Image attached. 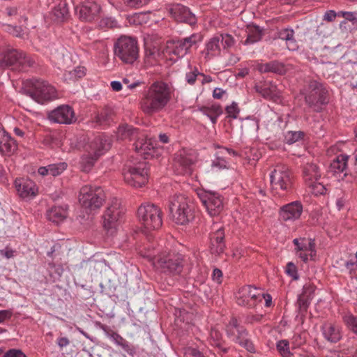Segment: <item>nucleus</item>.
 Here are the masks:
<instances>
[{"label": "nucleus", "mask_w": 357, "mask_h": 357, "mask_svg": "<svg viewBox=\"0 0 357 357\" xmlns=\"http://www.w3.org/2000/svg\"><path fill=\"white\" fill-rule=\"evenodd\" d=\"M17 194L24 199L34 197L38 192L36 183L29 178H17L14 182Z\"/></svg>", "instance_id": "nucleus-24"}, {"label": "nucleus", "mask_w": 357, "mask_h": 357, "mask_svg": "<svg viewBox=\"0 0 357 357\" xmlns=\"http://www.w3.org/2000/svg\"><path fill=\"white\" fill-rule=\"evenodd\" d=\"M276 349L282 357H291L289 342L287 340H280L276 343Z\"/></svg>", "instance_id": "nucleus-44"}, {"label": "nucleus", "mask_w": 357, "mask_h": 357, "mask_svg": "<svg viewBox=\"0 0 357 357\" xmlns=\"http://www.w3.org/2000/svg\"><path fill=\"white\" fill-rule=\"evenodd\" d=\"M304 133L301 131H288L284 135V140L289 144H294L303 139Z\"/></svg>", "instance_id": "nucleus-49"}, {"label": "nucleus", "mask_w": 357, "mask_h": 357, "mask_svg": "<svg viewBox=\"0 0 357 357\" xmlns=\"http://www.w3.org/2000/svg\"><path fill=\"white\" fill-rule=\"evenodd\" d=\"M343 319L347 327L357 334V317L352 314H347Z\"/></svg>", "instance_id": "nucleus-52"}, {"label": "nucleus", "mask_w": 357, "mask_h": 357, "mask_svg": "<svg viewBox=\"0 0 357 357\" xmlns=\"http://www.w3.org/2000/svg\"><path fill=\"white\" fill-rule=\"evenodd\" d=\"M141 132L131 126L123 125L119 127L116 135L118 139L134 140L137 138Z\"/></svg>", "instance_id": "nucleus-36"}, {"label": "nucleus", "mask_w": 357, "mask_h": 357, "mask_svg": "<svg viewBox=\"0 0 357 357\" xmlns=\"http://www.w3.org/2000/svg\"><path fill=\"white\" fill-rule=\"evenodd\" d=\"M123 175L125 182L134 188L144 186L149 179L148 169L144 162L125 167Z\"/></svg>", "instance_id": "nucleus-12"}, {"label": "nucleus", "mask_w": 357, "mask_h": 357, "mask_svg": "<svg viewBox=\"0 0 357 357\" xmlns=\"http://www.w3.org/2000/svg\"><path fill=\"white\" fill-rule=\"evenodd\" d=\"M202 54L206 61H210L221 55V45L219 38L216 35H214L205 43L204 49Z\"/></svg>", "instance_id": "nucleus-29"}, {"label": "nucleus", "mask_w": 357, "mask_h": 357, "mask_svg": "<svg viewBox=\"0 0 357 357\" xmlns=\"http://www.w3.org/2000/svg\"><path fill=\"white\" fill-rule=\"evenodd\" d=\"M285 273L287 275L291 277L294 280H298L299 279V275L298 273V269L294 263L290 261L287 264Z\"/></svg>", "instance_id": "nucleus-53"}, {"label": "nucleus", "mask_w": 357, "mask_h": 357, "mask_svg": "<svg viewBox=\"0 0 357 357\" xmlns=\"http://www.w3.org/2000/svg\"><path fill=\"white\" fill-rule=\"evenodd\" d=\"M302 93L305 96V102L315 111H319L320 106L326 102V90L321 83L315 80L310 81Z\"/></svg>", "instance_id": "nucleus-13"}, {"label": "nucleus", "mask_w": 357, "mask_h": 357, "mask_svg": "<svg viewBox=\"0 0 357 357\" xmlns=\"http://www.w3.org/2000/svg\"><path fill=\"white\" fill-rule=\"evenodd\" d=\"M296 255L304 263L314 261L317 256L314 240L310 238H296L293 240Z\"/></svg>", "instance_id": "nucleus-14"}, {"label": "nucleus", "mask_w": 357, "mask_h": 357, "mask_svg": "<svg viewBox=\"0 0 357 357\" xmlns=\"http://www.w3.org/2000/svg\"><path fill=\"white\" fill-rule=\"evenodd\" d=\"M305 342V340L302 337L301 334H296L292 337V344L295 348L301 346Z\"/></svg>", "instance_id": "nucleus-61"}, {"label": "nucleus", "mask_w": 357, "mask_h": 357, "mask_svg": "<svg viewBox=\"0 0 357 357\" xmlns=\"http://www.w3.org/2000/svg\"><path fill=\"white\" fill-rule=\"evenodd\" d=\"M263 36V30L258 26L252 25L248 27L247 38L243 42L244 45H253L261 40Z\"/></svg>", "instance_id": "nucleus-37"}, {"label": "nucleus", "mask_w": 357, "mask_h": 357, "mask_svg": "<svg viewBox=\"0 0 357 357\" xmlns=\"http://www.w3.org/2000/svg\"><path fill=\"white\" fill-rule=\"evenodd\" d=\"M337 13L334 10H330L326 12L324 15L323 19L327 22H332L335 19Z\"/></svg>", "instance_id": "nucleus-64"}, {"label": "nucleus", "mask_w": 357, "mask_h": 357, "mask_svg": "<svg viewBox=\"0 0 357 357\" xmlns=\"http://www.w3.org/2000/svg\"><path fill=\"white\" fill-rule=\"evenodd\" d=\"M195 161V157L188 151L184 149L178 151L174 158L175 172L177 174H191V167Z\"/></svg>", "instance_id": "nucleus-21"}, {"label": "nucleus", "mask_w": 357, "mask_h": 357, "mask_svg": "<svg viewBox=\"0 0 357 357\" xmlns=\"http://www.w3.org/2000/svg\"><path fill=\"white\" fill-rule=\"evenodd\" d=\"M207 340L211 347L217 348L223 353L227 351V349L225 347L222 333L217 328H211Z\"/></svg>", "instance_id": "nucleus-34"}, {"label": "nucleus", "mask_w": 357, "mask_h": 357, "mask_svg": "<svg viewBox=\"0 0 357 357\" xmlns=\"http://www.w3.org/2000/svg\"><path fill=\"white\" fill-rule=\"evenodd\" d=\"M202 75L197 68H194L185 74V80L189 84H194L197 79V77Z\"/></svg>", "instance_id": "nucleus-56"}, {"label": "nucleus", "mask_w": 357, "mask_h": 357, "mask_svg": "<svg viewBox=\"0 0 357 357\" xmlns=\"http://www.w3.org/2000/svg\"><path fill=\"white\" fill-rule=\"evenodd\" d=\"M170 211L176 224L185 225L194 219V204L184 195H176L170 200Z\"/></svg>", "instance_id": "nucleus-5"}, {"label": "nucleus", "mask_w": 357, "mask_h": 357, "mask_svg": "<svg viewBox=\"0 0 357 357\" xmlns=\"http://www.w3.org/2000/svg\"><path fill=\"white\" fill-rule=\"evenodd\" d=\"M125 209L117 198H112L108 203L102 215V224L107 234L113 235L123 220Z\"/></svg>", "instance_id": "nucleus-4"}, {"label": "nucleus", "mask_w": 357, "mask_h": 357, "mask_svg": "<svg viewBox=\"0 0 357 357\" xmlns=\"http://www.w3.org/2000/svg\"><path fill=\"white\" fill-rule=\"evenodd\" d=\"M3 357H27L20 349H11L7 351Z\"/></svg>", "instance_id": "nucleus-59"}, {"label": "nucleus", "mask_w": 357, "mask_h": 357, "mask_svg": "<svg viewBox=\"0 0 357 357\" xmlns=\"http://www.w3.org/2000/svg\"><path fill=\"white\" fill-rule=\"evenodd\" d=\"M187 357H205L195 348L188 347L185 351Z\"/></svg>", "instance_id": "nucleus-60"}, {"label": "nucleus", "mask_w": 357, "mask_h": 357, "mask_svg": "<svg viewBox=\"0 0 357 357\" xmlns=\"http://www.w3.org/2000/svg\"><path fill=\"white\" fill-rule=\"evenodd\" d=\"M2 63L6 66H13L20 70H24L32 65L31 60L25 54L16 50H8L3 53Z\"/></svg>", "instance_id": "nucleus-18"}, {"label": "nucleus", "mask_w": 357, "mask_h": 357, "mask_svg": "<svg viewBox=\"0 0 357 357\" xmlns=\"http://www.w3.org/2000/svg\"><path fill=\"white\" fill-rule=\"evenodd\" d=\"M303 205L299 201H294L281 206L279 209L280 219L284 222H294L300 218Z\"/></svg>", "instance_id": "nucleus-22"}, {"label": "nucleus", "mask_w": 357, "mask_h": 357, "mask_svg": "<svg viewBox=\"0 0 357 357\" xmlns=\"http://www.w3.org/2000/svg\"><path fill=\"white\" fill-rule=\"evenodd\" d=\"M236 300L238 305L254 307L258 302L261 301V291L258 289L250 286H243L236 293Z\"/></svg>", "instance_id": "nucleus-16"}, {"label": "nucleus", "mask_w": 357, "mask_h": 357, "mask_svg": "<svg viewBox=\"0 0 357 357\" xmlns=\"http://www.w3.org/2000/svg\"><path fill=\"white\" fill-rule=\"evenodd\" d=\"M23 91L26 96L40 104L58 98L55 88L42 79L26 80L24 83Z\"/></svg>", "instance_id": "nucleus-2"}, {"label": "nucleus", "mask_w": 357, "mask_h": 357, "mask_svg": "<svg viewBox=\"0 0 357 357\" xmlns=\"http://www.w3.org/2000/svg\"><path fill=\"white\" fill-rule=\"evenodd\" d=\"M137 216L138 221L146 230H155L162 224V213L160 208L149 202L142 204L138 208Z\"/></svg>", "instance_id": "nucleus-7"}, {"label": "nucleus", "mask_w": 357, "mask_h": 357, "mask_svg": "<svg viewBox=\"0 0 357 357\" xmlns=\"http://www.w3.org/2000/svg\"><path fill=\"white\" fill-rule=\"evenodd\" d=\"M257 69L262 73H274L280 75H283L286 73L285 66L279 61H272L268 63H259Z\"/></svg>", "instance_id": "nucleus-33"}, {"label": "nucleus", "mask_w": 357, "mask_h": 357, "mask_svg": "<svg viewBox=\"0 0 357 357\" xmlns=\"http://www.w3.org/2000/svg\"><path fill=\"white\" fill-rule=\"evenodd\" d=\"M114 55L126 64H133L139 58V47L135 38L122 36L114 47Z\"/></svg>", "instance_id": "nucleus-6"}, {"label": "nucleus", "mask_w": 357, "mask_h": 357, "mask_svg": "<svg viewBox=\"0 0 357 357\" xmlns=\"http://www.w3.org/2000/svg\"><path fill=\"white\" fill-rule=\"evenodd\" d=\"M67 167V163L63 162L49 165L50 175L53 176H59L66 169Z\"/></svg>", "instance_id": "nucleus-51"}, {"label": "nucleus", "mask_w": 357, "mask_h": 357, "mask_svg": "<svg viewBox=\"0 0 357 357\" xmlns=\"http://www.w3.org/2000/svg\"><path fill=\"white\" fill-rule=\"evenodd\" d=\"M305 185L308 188L310 192L316 196L324 195L326 192L325 185L319 181H316Z\"/></svg>", "instance_id": "nucleus-46"}, {"label": "nucleus", "mask_w": 357, "mask_h": 357, "mask_svg": "<svg viewBox=\"0 0 357 357\" xmlns=\"http://www.w3.org/2000/svg\"><path fill=\"white\" fill-rule=\"evenodd\" d=\"M86 75V68L84 66H77L73 69L65 70L63 77L66 82H75Z\"/></svg>", "instance_id": "nucleus-41"}, {"label": "nucleus", "mask_w": 357, "mask_h": 357, "mask_svg": "<svg viewBox=\"0 0 357 357\" xmlns=\"http://www.w3.org/2000/svg\"><path fill=\"white\" fill-rule=\"evenodd\" d=\"M256 92L267 100H277L280 98V91L277 86L271 82H264L255 86Z\"/></svg>", "instance_id": "nucleus-27"}, {"label": "nucleus", "mask_w": 357, "mask_h": 357, "mask_svg": "<svg viewBox=\"0 0 357 357\" xmlns=\"http://www.w3.org/2000/svg\"><path fill=\"white\" fill-rule=\"evenodd\" d=\"M18 144L6 130L0 126V154L10 157L16 153Z\"/></svg>", "instance_id": "nucleus-23"}, {"label": "nucleus", "mask_w": 357, "mask_h": 357, "mask_svg": "<svg viewBox=\"0 0 357 357\" xmlns=\"http://www.w3.org/2000/svg\"><path fill=\"white\" fill-rule=\"evenodd\" d=\"M68 14V8L65 1H60L52 9V15L58 21H63Z\"/></svg>", "instance_id": "nucleus-42"}, {"label": "nucleus", "mask_w": 357, "mask_h": 357, "mask_svg": "<svg viewBox=\"0 0 357 357\" xmlns=\"http://www.w3.org/2000/svg\"><path fill=\"white\" fill-rule=\"evenodd\" d=\"M146 257L153 261V266L165 273L178 274L182 271L181 258L178 255L162 253L157 257L147 254Z\"/></svg>", "instance_id": "nucleus-9"}, {"label": "nucleus", "mask_w": 357, "mask_h": 357, "mask_svg": "<svg viewBox=\"0 0 357 357\" xmlns=\"http://www.w3.org/2000/svg\"><path fill=\"white\" fill-rule=\"evenodd\" d=\"M213 230L210 237V250L211 253L220 255L223 252L225 247L224 229L220 225H214Z\"/></svg>", "instance_id": "nucleus-25"}, {"label": "nucleus", "mask_w": 357, "mask_h": 357, "mask_svg": "<svg viewBox=\"0 0 357 357\" xmlns=\"http://www.w3.org/2000/svg\"><path fill=\"white\" fill-rule=\"evenodd\" d=\"M51 55V60L58 65L63 62L66 52V49L59 44H53L48 47Z\"/></svg>", "instance_id": "nucleus-40"}, {"label": "nucleus", "mask_w": 357, "mask_h": 357, "mask_svg": "<svg viewBox=\"0 0 357 357\" xmlns=\"http://www.w3.org/2000/svg\"><path fill=\"white\" fill-rule=\"evenodd\" d=\"M165 53L169 55L176 56L177 58H182L188 52L182 40H178L167 41L165 47Z\"/></svg>", "instance_id": "nucleus-31"}, {"label": "nucleus", "mask_w": 357, "mask_h": 357, "mask_svg": "<svg viewBox=\"0 0 357 357\" xmlns=\"http://www.w3.org/2000/svg\"><path fill=\"white\" fill-rule=\"evenodd\" d=\"M75 9L79 18L85 22H91L96 20L100 13V6L93 0H85L80 2L78 0H73Z\"/></svg>", "instance_id": "nucleus-17"}, {"label": "nucleus", "mask_w": 357, "mask_h": 357, "mask_svg": "<svg viewBox=\"0 0 357 357\" xmlns=\"http://www.w3.org/2000/svg\"><path fill=\"white\" fill-rule=\"evenodd\" d=\"M349 156L340 154L331 163V169L335 174H343L344 176L347 175V162Z\"/></svg>", "instance_id": "nucleus-35"}, {"label": "nucleus", "mask_w": 357, "mask_h": 357, "mask_svg": "<svg viewBox=\"0 0 357 357\" xmlns=\"http://www.w3.org/2000/svg\"><path fill=\"white\" fill-rule=\"evenodd\" d=\"M188 52L193 46L198 45L203 40V36L199 33H192L190 36L181 39Z\"/></svg>", "instance_id": "nucleus-43"}, {"label": "nucleus", "mask_w": 357, "mask_h": 357, "mask_svg": "<svg viewBox=\"0 0 357 357\" xmlns=\"http://www.w3.org/2000/svg\"><path fill=\"white\" fill-rule=\"evenodd\" d=\"M198 195L211 216H217L223 211V197L218 192L204 191Z\"/></svg>", "instance_id": "nucleus-15"}, {"label": "nucleus", "mask_w": 357, "mask_h": 357, "mask_svg": "<svg viewBox=\"0 0 357 357\" xmlns=\"http://www.w3.org/2000/svg\"><path fill=\"white\" fill-rule=\"evenodd\" d=\"M321 331L325 340L329 342L336 343L342 339V329L338 324L326 322L321 326Z\"/></svg>", "instance_id": "nucleus-28"}, {"label": "nucleus", "mask_w": 357, "mask_h": 357, "mask_svg": "<svg viewBox=\"0 0 357 357\" xmlns=\"http://www.w3.org/2000/svg\"><path fill=\"white\" fill-rule=\"evenodd\" d=\"M106 335L117 346H120L125 340L122 336L115 332H106Z\"/></svg>", "instance_id": "nucleus-57"}, {"label": "nucleus", "mask_w": 357, "mask_h": 357, "mask_svg": "<svg viewBox=\"0 0 357 357\" xmlns=\"http://www.w3.org/2000/svg\"><path fill=\"white\" fill-rule=\"evenodd\" d=\"M227 337L233 342L244 347L250 353H255V349L252 342L248 337V332L243 327L239 326L236 318L232 317L226 326Z\"/></svg>", "instance_id": "nucleus-11"}, {"label": "nucleus", "mask_w": 357, "mask_h": 357, "mask_svg": "<svg viewBox=\"0 0 357 357\" xmlns=\"http://www.w3.org/2000/svg\"><path fill=\"white\" fill-rule=\"evenodd\" d=\"M105 197L100 187L84 185L79 191V202L86 213L93 215L102 206Z\"/></svg>", "instance_id": "nucleus-3"}, {"label": "nucleus", "mask_w": 357, "mask_h": 357, "mask_svg": "<svg viewBox=\"0 0 357 357\" xmlns=\"http://www.w3.org/2000/svg\"><path fill=\"white\" fill-rule=\"evenodd\" d=\"M50 121L59 124H72L76 121L73 109L67 105H62L50 112L47 114Z\"/></svg>", "instance_id": "nucleus-19"}, {"label": "nucleus", "mask_w": 357, "mask_h": 357, "mask_svg": "<svg viewBox=\"0 0 357 357\" xmlns=\"http://www.w3.org/2000/svg\"><path fill=\"white\" fill-rule=\"evenodd\" d=\"M150 0H125L126 4L131 8H140L146 5Z\"/></svg>", "instance_id": "nucleus-58"}, {"label": "nucleus", "mask_w": 357, "mask_h": 357, "mask_svg": "<svg viewBox=\"0 0 357 357\" xmlns=\"http://www.w3.org/2000/svg\"><path fill=\"white\" fill-rule=\"evenodd\" d=\"M307 288V287L305 286L303 287V294L298 297L297 305L301 311H306L312 300V297L305 295Z\"/></svg>", "instance_id": "nucleus-45"}, {"label": "nucleus", "mask_w": 357, "mask_h": 357, "mask_svg": "<svg viewBox=\"0 0 357 357\" xmlns=\"http://www.w3.org/2000/svg\"><path fill=\"white\" fill-rule=\"evenodd\" d=\"M13 312L10 310H0V323L11 318Z\"/></svg>", "instance_id": "nucleus-63"}, {"label": "nucleus", "mask_w": 357, "mask_h": 357, "mask_svg": "<svg viewBox=\"0 0 357 357\" xmlns=\"http://www.w3.org/2000/svg\"><path fill=\"white\" fill-rule=\"evenodd\" d=\"M278 38L285 40L287 47L289 50H296L298 47L294 39V31L293 29L286 28L278 32Z\"/></svg>", "instance_id": "nucleus-39"}, {"label": "nucleus", "mask_w": 357, "mask_h": 357, "mask_svg": "<svg viewBox=\"0 0 357 357\" xmlns=\"http://www.w3.org/2000/svg\"><path fill=\"white\" fill-rule=\"evenodd\" d=\"M171 98L170 86L165 82L157 80L144 91L139 107L146 115L151 116L165 109Z\"/></svg>", "instance_id": "nucleus-1"}, {"label": "nucleus", "mask_w": 357, "mask_h": 357, "mask_svg": "<svg viewBox=\"0 0 357 357\" xmlns=\"http://www.w3.org/2000/svg\"><path fill=\"white\" fill-rule=\"evenodd\" d=\"M156 140L140 132L134 144L135 151L145 159L153 157L155 152Z\"/></svg>", "instance_id": "nucleus-20"}, {"label": "nucleus", "mask_w": 357, "mask_h": 357, "mask_svg": "<svg viewBox=\"0 0 357 357\" xmlns=\"http://www.w3.org/2000/svg\"><path fill=\"white\" fill-rule=\"evenodd\" d=\"M227 118L236 119L240 114V108L236 102L233 101L230 105L225 107Z\"/></svg>", "instance_id": "nucleus-47"}, {"label": "nucleus", "mask_w": 357, "mask_h": 357, "mask_svg": "<svg viewBox=\"0 0 357 357\" xmlns=\"http://www.w3.org/2000/svg\"><path fill=\"white\" fill-rule=\"evenodd\" d=\"M67 217V211L62 206H54L47 213V219L56 224H59Z\"/></svg>", "instance_id": "nucleus-38"}, {"label": "nucleus", "mask_w": 357, "mask_h": 357, "mask_svg": "<svg viewBox=\"0 0 357 357\" xmlns=\"http://www.w3.org/2000/svg\"><path fill=\"white\" fill-rule=\"evenodd\" d=\"M228 167V162L223 157L215 155V158L212 160L211 168L212 169L221 170Z\"/></svg>", "instance_id": "nucleus-50"}, {"label": "nucleus", "mask_w": 357, "mask_h": 357, "mask_svg": "<svg viewBox=\"0 0 357 357\" xmlns=\"http://www.w3.org/2000/svg\"><path fill=\"white\" fill-rule=\"evenodd\" d=\"M119 347H121L125 352H126L128 354L132 356H133L136 354V347L133 344L128 342L126 339Z\"/></svg>", "instance_id": "nucleus-55"}, {"label": "nucleus", "mask_w": 357, "mask_h": 357, "mask_svg": "<svg viewBox=\"0 0 357 357\" xmlns=\"http://www.w3.org/2000/svg\"><path fill=\"white\" fill-rule=\"evenodd\" d=\"M219 38L220 43L221 42L223 48H230L235 44V40L234 37L229 33H218L215 34Z\"/></svg>", "instance_id": "nucleus-48"}, {"label": "nucleus", "mask_w": 357, "mask_h": 357, "mask_svg": "<svg viewBox=\"0 0 357 357\" xmlns=\"http://www.w3.org/2000/svg\"><path fill=\"white\" fill-rule=\"evenodd\" d=\"M204 115L209 118L213 124L217 123L218 117L222 114V109L218 103H211L199 108Z\"/></svg>", "instance_id": "nucleus-32"}, {"label": "nucleus", "mask_w": 357, "mask_h": 357, "mask_svg": "<svg viewBox=\"0 0 357 357\" xmlns=\"http://www.w3.org/2000/svg\"><path fill=\"white\" fill-rule=\"evenodd\" d=\"M99 26L102 29L114 28L117 26V22L112 17H104L99 22Z\"/></svg>", "instance_id": "nucleus-54"}, {"label": "nucleus", "mask_w": 357, "mask_h": 357, "mask_svg": "<svg viewBox=\"0 0 357 357\" xmlns=\"http://www.w3.org/2000/svg\"><path fill=\"white\" fill-rule=\"evenodd\" d=\"M303 177L305 185L319 181L321 174L317 165L307 163L303 167Z\"/></svg>", "instance_id": "nucleus-30"}, {"label": "nucleus", "mask_w": 357, "mask_h": 357, "mask_svg": "<svg viewBox=\"0 0 357 357\" xmlns=\"http://www.w3.org/2000/svg\"><path fill=\"white\" fill-rule=\"evenodd\" d=\"M111 146L109 139L103 136L96 137L89 144L87 153L82 157V164L84 170L88 171L93 165L96 161L104 155Z\"/></svg>", "instance_id": "nucleus-8"}, {"label": "nucleus", "mask_w": 357, "mask_h": 357, "mask_svg": "<svg viewBox=\"0 0 357 357\" xmlns=\"http://www.w3.org/2000/svg\"><path fill=\"white\" fill-rule=\"evenodd\" d=\"M7 31L10 34H12L16 37H22V29L20 26H8Z\"/></svg>", "instance_id": "nucleus-62"}, {"label": "nucleus", "mask_w": 357, "mask_h": 357, "mask_svg": "<svg viewBox=\"0 0 357 357\" xmlns=\"http://www.w3.org/2000/svg\"><path fill=\"white\" fill-rule=\"evenodd\" d=\"M271 187L275 190L289 192L293 186V175L284 165H277L270 173Z\"/></svg>", "instance_id": "nucleus-10"}, {"label": "nucleus", "mask_w": 357, "mask_h": 357, "mask_svg": "<svg viewBox=\"0 0 357 357\" xmlns=\"http://www.w3.org/2000/svg\"><path fill=\"white\" fill-rule=\"evenodd\" d=\"M169 12L172 17L178 22H185L190 25H194L197 23L195 15L190 10L181 4L173 5Z\"/></svg>", "instance_id": "nucleus-26"}]
</instances>
